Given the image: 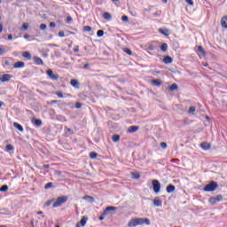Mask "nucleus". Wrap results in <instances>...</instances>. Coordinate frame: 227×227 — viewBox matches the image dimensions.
<instances>
[{
    "mask_svg": "<svg viewBox=\"0 0 227 227\" xmlns=\"http://www.w3.org/2000/svg\"><path fill=\"white\" fill-rule=\"evenodd\" d=\"M91 27H90V26H85V27H83V31L85 32V33H90V31H91Z\"/></svg>",
    "mask_w": 227,
    "mask_h": 227,
    "instance_id": "58836bf2",
    "label": "nucleus"
},
{
    "mask_svg": "<svg viewBox=\"0 0 227 227\" xmlns=\"http://www.w3.org/2000/svg\"><path fill=\"white\" fill-rule=\"evenodd\" d=\"M7 40H13V35H12V34H10V35L7 36Z\"/></svg>",
    "mask_w": 227,
    "mask_h": 227,
    "instance_id": "bf43d9fd",
    "label": "nucleus"
},
{
    "mask_svg": "<svg viewBox=\"0 0 227 227\" xmlns=\"http://www.w3.org/2000/svg\"><path fill=\"white\" fill-rule=\"evenodd\" d=\"M56 120H58V121H67V118L61 114L57 115Z\"/></svg>",
    "mask_w": 227,
    "mask_h": 227,
    "instance_id": "393cba45",
    "label": "nucleus"
},
{
    "mask_svg": "<svg viewBox=\"0 0 227 227\" xmlns=\"http://www.w3.org/2000/svg\"><path fill=\"white\" fill-rule=\"evenodd\" d=\"M34 63L35 65H43V60L39 57H34Z\"/></svg>",
    "mask_w": 227,
    "mask_h": 227,
    "instance_id": "4be33fe9",
    "label": "nucleus"
},
{
    "mask_svg": "<svg viewBox=\"0 0 227 227\" xmlns=\"http://www.w3.org/2000/svg\"><path fill=\"white\" fill-rule=\"evenodd\" d=\"M64 129L67 131V133H66L67 136H72L74 134V131L72 130V129H70V128H68L67 126Z\"/></svg>",
    "mask_w": 227,
    "mask_h": 227,
    "instance_id": "c756f323",
    "label": "nucleus"
},
{
    "mask_svg": "<svg viewBox=\"0 0 227 227\" xmlns=\"http://www.w3.org/2000/svg\"><path fill=\"white\" fill-rule=\"evenodd\" d=\"M200 146H201L202 150H210V148H211L210 144H208L207 142H202L200 144Z\"/></svg>",
    "mask_w": 227,
    "mask_h": 227,
    "instance_id": "6ab92c4d",
    "label": "nucleus"
},
{
    "mask_svg": "<svg viewBox=\"0 0 227 227\" xmlns=\"http://www.w3.org/2000/svg\"><path fill=\"white\" fill-rule=\"evenodd\" d=\"M0 33H3V23H0Z\"/></svg>",
    "mask_w": 227,
    "mask_h": 227,
    "instance_id": "69168bd1",
    "label": "nucleus"
},
{
    "mask_svg": "<svg viewBox=\"0 0 227 227\" xmlns=\"http://www.w3.org/2000/svg\"><path fill=\"white\" fill-rule=\"evenodd\" d=\"M55 95H57L59 98H63V97H65V95H63V92L61 90L55 92Z\"/></svg>",
    "mask_w": 227,
    "mask_h": 227,
    "instance_id": "e433bc0d",
    "label": "nucleus"
},
{
    "mask_svg": "<svg viewBox=\"0 0 227 227\" xmlns=\"http://www.w3.org/2000/svg\"><path fill=\"white\" fill-rule=\"evenodd\" d=\"M32 123L34 124V125H35V127H42V120H40V119H33L32 120Z\"/></svg>",
    "mask_w": 227,
    "mask_h": 227,
    "instance_id": "aec40b11",
    "label": "nucleus"
},
{
    "mask_svg": "<svg viewBox=\"0 0 227 227\" xmlns=\"http://www.w3.org/2000/svg\"><path fill=\"white\" fill-rule=\"evenodd\" d=\"M74 52H75V53L79 52V45H76V46L74 48Z\"/></svg>",
    "mask_w": 227,
    "mask_h": 227,
    "instance_id": "864d4df0",
    "label": "nucleus"
},
{
    "mask_svg": "<svg viewBox=\"0 0 227 227\" xmlns=\"http://www.w3.org/2000/svg\"><path fill=\"white\" fill-rule=\"evenodd\" d=\"M220 201H223V195L219 194L216 197H210L208 199V203L210 205H217V203H220Z\"/></svg>",
    "mask_w": 227,
    "mask_h": 227,
    "instance_id": "39448f33",
    "label": "nucleus"
},
{
    "mask_svg": "<svg viewBox=\"0 0 227 227\" xmlns=\"http://www.w3.org/2000/svg\"><path fill=\"white\" fill-rule=\"evenodd\" d=\"M160 51H162V52H167V51H168V43H163L160 45Z\"/></svg>",
    "mask_w": 227,
    "mask_h": 227,
    "instance_id": "a878e982",
    "label": "nucleus"
},
{
    "mask_svg": "<svg viewBox=\"0 0 227 227\" xmlns=\"http://www.w3.org/2000/svg\"><path fill=\"white\" fill-rule=\"evenodd\" d=\"M50 114H56V111L54 109L50 110Z\"/></svg>",
    "mask_w": 227,
    "mask_h": 227,
    "instance_id": "052dcab7",
    "label": "nucleus"
},
{
    "mask_svg": "<svg viewBox=\"0 0 227 227\" xmlns=\"http://www.w3.org/2000/svg\"><path fill=\"white\" fill-rule=\"evenodd\" d=\"M4 65H6V67H10V61L5 60Z\"/></svg>",
    "mask_w": 227,
    "mask_h": 227,
    "instance_id": "e2e57ef3",
    "label": "nucleus"
},
{
    "mask_svg": "<svg viewBox=\"0 0 227 227\" xmlns=\"http://www.w3.org/2000/svg\"><path fill=\"white\" fill-rule=\"evenodd\" d=\"M12 212H10L9 208L4 207L0 209V215H11Z\"/></svg>",
    "mask_w": 227,
    "mask_h": 227,
    "instance_id": "4468645a",
    "label": "nucleus"
},
{
    "mask_svg": "<svg viewBox=\"0 0 227 227\" xmlns=\"http://www.w3.org/2000/svg\"><path fill=\"white\" fill-rule=\"evenodd\" d=\"M51 104H58V100H51Z\"/></svg>",
    "mask_w": 227,
    "mask_h": 227,
    "instance_id": "774afa93",
    "label": "nucleus"
},
{
    "mask_svg": "<svg viewBox=\"0 0 227 227\" xmlns=\"http://www.w3.org/2000/svg\"><path fill=\"white\" fill-rule=\"evenodd\" d=\"M159 33H160V35H163L164 36H169V29L168 28H160Z\"/></svg>",
    "mask_w": 227,
    "mask_h": 227,
    "instance_id": "f3484780",
    "label": "nucleus"
},
{
    "mask_svg": "<svg viewBox=\"0 0 227 227\" xmlns=\"http://www.w3.org/2000/svg\"><path fill=\"white\" fill-rule=\"evenodd\" d=\"M59 36H60L61 38H63V36H65V32L59 31Z\"/></svg>",
    "mask_w": 227,
    "mask_h": 227,
    "instance_id": "5fc2aeb1",
    "label": "nucleus"
},
{
    "mask_svg": "<svg viewBox=\"0 0 227 227\" xmlns=\"http://www.w3.org/2000/svg\"><path fill=\"white\" fill-rule=\"evenodd\" d=\"M217 187H219L217 182L210 181L209 184L204 186L203 191H205V192H214Z\"/></svg>",
    "mask_w": 227,
    "mask_h": 227,
    "instance_id": "f03ea898",
    "label": "nucleus"
},
{
    "mask_svg": "<svg viewBox=\"0 0 227 227\" xmlns=\"http://www.w3.org/2000/svg\"><path fill=\"white\" fill-rule=\"evenodd\" d=\"M196 112V107L190 106L188 113L193 114Z\"/></svg>",
    "mask_w": 227,
    "mask_h": 227,
    "instance_id": "ea45409f",
    "label": "nucleus"
},
{
    "mask_svg": "<svg viewBox=\"0 0 227 227\" xmlns=\"http://www.w3.org/2000/svg\"><path fill=\"white\" fill-rule=\"evenodd\" d=\"M104 219H106V216L101 214V215L99 216V221H104Z\"/></svg>",
    "mask_w": 227,
    "mask_h": 227,
    "instance_id": "13d9d810",
    "label": "nucleus"
},
{
    "mask_svg": "<svg viewBox=\"0 0 227 227\" xmlns=\"http://www.w3.org/2000/svg\"><path fill=\"white\" fill-rule=\"evenodd\" d=\"M186 3L190 5V6H194V2L192 0H185Z\"/></svg>",
    "mask_w": 227,
    "mask_h": 227,
    "instance_id": "3c124183",
    "label": "nucleus"
},
{
    "mask_svg": "<svg viewBox=\"0 0 227 227\" xmlns=\"http://www.w3.org/2000/svg\"><path fill=\"white\" fill-rule=\"evenodd\" d=\"M39 29H41L42 31H45V29H47V25L43 23L41 24Z\"/></svg>",
    "mask_w": 227,
    "mask_h": 227,
    "instance_id": "37998d69",
    "label": "nucleus"
},
{
    "mask_svg": "<svg viewBox=\"0 0 227 227\" xmlns=\"http://www.w3.org/2000/svg\"><path fill=\"white\" fill-rule=\"evenodd\" d=\"M112 141H113L114 143H118V141H120V135H114V136L112 137Z\"/></svg>",
    "mask_w": 227,
    "mask_h": 227,
    "instance_id": "473e14b6",
    "label": "nucleus"
},
{
    "mask_svg": "<svg viewBox=\"0 0 227 227\" xmlns=\"http://www.w3.org/2000/svg\"><path fill=\"white\" fill-rule=\"evenodd\" d=\"M13 127L20 130V132H24V128L19 122H13Z\"/></svg>",
    "mask_w": 227,
    "mask_h": 227,
    "instance_id": "412c9836",
    "label": "nucleus"
},
{
    "mask_svg": "<svg viewBox=\"0 0 227 227\" xmlns=\"http://www.w3.org/2000/svg\"><path fill=\"white\" fill-rule=\"evenodd\" d=\"M139 130V126H130L129 129H128V132L129 134H134V132H137Z\"/></svg>",
    "mask_w": 227,
    "mask_h": 227,
    "instance_id": "2eb2a0df",
    "label": "nucleus"
},
{
    "mask_svg": "<svg viewBox=\"0 0 227 227\" xmlns=\"http://www.w3.org/2000/svg\"><path fill=\"white\" fill-rule=\"evenodd\" d=\"M64 97H72V94H68V93H64Z\"/></svg>",
    "mask_w": 227,
    "mask_h": 227,
    "instance_id": "0e129e2a",
    "label": "nucleus"
},
{
    "mask_svg": "<svg viewBox=\"0 0 227 227\" xmlns=\"http://www.w3.org/2000/svg\"><path fill=\"white\" fill-rule=\"evenodd\" d=\"M103 17L106 20H111L112 17H111V13L109 12H104L103 13Z\"/></svg>",
    "mask_w": 227,
    "mask_h": 227,
    "instance_id": "7c9ffc66",
    "label": "nucleus"
},
{
    "mask_svg": "<svg viewBox=\"0 0 227 227\" xmlns=\"http://www.w3.org/2000/svg\"><path fill=\"white\" fill-rule=\"evenodd\" d=\"M13 150H14L13 145L10 144L5 146V152H13Z\"/></svg>",
    "mask_w": 227,
    "mask_h": 227,
    "instance_id": "72a5a7b5",
    "label": "nucleus"
},
{
    "mask_svg": "<svg viewBox=\"0 0 227 227\" xmlns=\"http://www.w3.org/2000/svg\"><path fill=\"white\" fill-rule=\"evenodd\" d=\"M143 224H146L150 226L151 222L148 218H133L130 219L128 223V227H136V226H143Z\"/></svg>",
    "mask_w": 227,
    "mask_h": 227,
    "instance_id": "f257e3e1",
    "label": "nucleus"
},
{
    "mask_svg": "<svg viewBox=\"0 0 227 227\" xmlns=\"http://www.w3.org/2000/svg\"><path fill=\"white\" fill-rule=\"evenodd\" d=\"M152 185H153V190L156 194H158V192H160V183L159 182V180L157 179L153 180Z\"/></svg>",
    "mask_w": 227,
    "mask_h": 227,
    "instance_id": "0eeeda50",
    "label": "nucleus"
},
{
    "mask_svg": "<svg viewBox=\"0 0 227 227\" xmlns=\"http://www.w3.org/2000/svg\"><path fill=\"white\" fill-rule=\"evenodd\" d=\"M124 52H126V54H128L129 56H132V51L129 48H125Z\"/></svg>",
    "mask_w": 227,
    "mask_h": 227,
    "instance_id": "a19ab883",
    "label": "nucleus"
},
{
    "mask_svg": "<svg viewBox=\"0 0 227 227\" xmlns=\"http://www.w3.org/2000/svg\"><path fill=\"white\" fill-rule=\"evenodd\" d=\"M83 200L89 201L90 203H93V201H95V198L90 196V195H85L83 197Z\"/></svg>",
    "mask_w": 227,
    "mask_h": 227,
    "instance_id": "b1692460",
    "label": "nucleus"
},
{
    "mask_svg": "<svg viewBox=\"0 0 227 227\" xmlns=\"http://www.w3.org/2000/svg\"><path fill=\"white\" fill-rule=\"evenodd\" d=\"M27 29H29V23L27 22L23 23L21 27V31H27Z\"/></svg>",
    "mask_w": 227,
    "mask_h": 227,
    "instance_id": "cd10ccee",
    "label": "nucleus"
},
{
    "mask_svg": "<svg viewBox=\"0 0 227 227\" xmlns=\"http://www.w3.org/2000/svg\"><path fill=\"white\" fill-rule=\"evenodd\" d=\"M70 84L71 86H73V88H75L76 90H79L80 88L79 81H77L76 79H72L70 81Z\"/></svg>",
    "mask_w": 227,
    "mask_h": 227,
    "instance_id": "1a4fd4ad",
    "label": "nucleus"
},
{
    "mask_svg": "<svg viewBox=\"0 0 227 227\" xmlns=\"http://www.w3.org/2000/svg\"><path fill=\"white\" fill-rule=\"evenodd\" d=\"M97 157H98V153L96 152L90 153V159H97Z\"/></svg>",
    "mask_w": 227,
    "mask_h": 227,
    "instance_id": "c9c22d12",
    "label": "nucleus"
},
{
    "mask_svg": "<svg viewBox=\"0 0 227 227\" xmlns=\"http://www.w3.org/2000/svg\"><path fill=\"white\" fill-rule=\"evenodd\" d=\"M121 20H122V22H128V20H129V16H127V15H122V16H121Z\"/></svg>",
    "mask_w": 227,
    "mask_h": 227,
    "instance_id": "a18cd8bd",
    "label": "nucleus"
},
{
    "mask_svg": "<svg viewBox=\"0 0 227 227\" xmlns=\"http://www.w3.org/2000/svg\"><path fill=\"white\" fill-rule=\"evenodd\" d=\"M26 67V63L24 61H17L14 63L13 68H24Z\"/></svg>",
    "mask_w": 227,
    "mask_h": 227,
    "instance_id": "ddd939ff",
    "label": "nucleus"
},
{
    "mask_svg": "<svg viewBox=\"0 0 227 227\" xmlns=\"http://www.w3.org/2000/svg\"><path fill=\"white\" fill-rule=\"evenodd\" d=\"M152 84L154 86H160L162 84V82L160 80H153Z\"/></svg>",
    "mask_w": 227,
    "mask_h": 227,
    "instance_id": "2f4dec72",
    "label": "nucleus"
},
{
    "mask_svg": "<svg viewBox=\"0 0 227 227\" xmlns=\"http://www.w3.org/2000/svg\"><path fill=\"white\" fill-rule=\"evenodd\" d=\"M88 222V217L82 216L78 223H76L75 227L86 226V223Z\"/></svg>",
    "mask_w": 227,
    "mask_h": 227,
    "instance_id": "6e6552de",
    "label": "nucleus"
},
{
    "mask_svg": "<svg viewBox=\"0 0 227 227\" xmlns=\"http://www.w3.org/2000/svg\"><path fill=\"white\" fill-rule=\"evenodd\" d=\"M8 185L4 184L0 187V192H6L8 191Z\"/></svg>",
    "mask_w": 227,
    "mask_h": 227,
    "instance_id": "f704fd0d",
    "label": "nucleus"
},
{
    "mask_svg": "<svg viewBox=\"0 0 227 227\" xmlns=\"http://www.w3.org/2000/svg\"><path fill=\"white\" fill-rule=\"evenodd\" d=\"M76 109H81L82 107V104L80 102L75 103Z\"/></svg>",
    "mask_w": 227,
    "mask_h": 227,
    "instance_id": "de8ad7c7",
    "label": "nucleus"
},
{
    "mask_svg": "<svg viewBox=\"0 0 227 227\" xmlns=\"http://www.w3.org/2000/svg\"><path fill=\"white\" fill-rule=\"evenodd\" d=\"M10 79H12V74H6L2 75V77L0 78V81L2 82H8V81H10Z\"/></svg>",
    "mask_w": 227,
    "mask_h": 227,
    "instance_id": "9b49d317",
    "label": "nucleus"
},
{
    "mask_svg": "<svg viewBox=\"0 0 227 227\" xmlns=\"http://www.w3.org/2000/svg\"><path fill=\"white\" fill-rule=\"evenodd\" d=\"M163 63H165V65H169L173 63V58H171L170 56H165L163 58Z\"/></svg>",
    "mask_w": 227,
    "mask_h": 227,
    "instance_id": "dca6fc26",
    "label": "nucleus"
},
{
    "mask_svg": "<svg viewBox=\"0 0 227 227\" xmlns=\"http://www.w3.org/2000/svg\"><path fill=\"white\" fill-rule=\"evenodd\" d=\"M52 201H54V199L51 200H48L45 202V207H51V204L52 203Z\"/></svg>",
    "mask_w": 227,
    "mask_h": 227,
    "instance_id": "8fccbe9b",
    "label": "nucleus"
},
{
    "mask_svg": "<svg viewBox=\"0 0 227 227\" xmlns=\"http://www.w3.org/2000/svg\"><path fill=\"white\" fill-rule=\"evenodd\" d=\"M43 169H49L51 168V165L46 164L43 166Z\"/></svg>",
    "mask_w": 227,
    "mask_h": 227,
    "instance_id": "4d7b16f0",
    "label": "nucleus"
},
{
    "mask_svg": "<svg viewBox=\"0 0 227 227\" xmlns=\"http://www.w3.org/2000/svg\"><path fill=\"white\" fill-rule=\"evenodd\" d=\"M169 91H176L178 90V85L176 83H173L171 86L168 87Z\"/></svg>",
    "mask_w": 227,
    "mask_h": 227,
    "instance_id": "bb28decb",
    "label": "nucleus"
},
{
    "mask_svg": "<svg viewBox=\"0 0 227 227\" xmlns=\"http://www.w3.org/2000/svg\"><path fill=\"white\" fill-rule=\"evenodd\" d=\"M50 27H56V23L54 21H51L50 23Z\"/></svg>",
    "mask_w": 227,
    "mask_h": 227,
    "instance_id": "6e6d98bb",
    "label": "nucleus"
},
{
    "mask_svg": "<svg viewBox=\"0 0 227 227\" xmlns=\"http://www.w3.org/2000/svg\"><path fill=\"white\" fill-rule=\"evenodd\" d=\"M54 184L52 183H47L44 186V189H51Z\"/></svg>",
    "mask_w": 227,
    "mask_h": 227,
    "instance_id": "c03bdc74",
    "label": "nucleus"
},
{
    "mask_svg": "<svg viewBox=\"0 0 227 227\" xmlns=\"http://www.w3.org/2000/svg\"><path fill=\"white\" fill-rule=\"evenodd\" d=\"M175 189H176V187L174 184H168L166 187V191L168 194H171V192H175Z\"/></svg>",
    "mask_w": 227,
    "mask_h": 227,
    "instance_id": "f8f14e48",
    "label": "nucleus"
},
{
    "mask_svg": "<svg viewBox=\"0 0 227 227\" xmlns=\"http://www.w3.org/2000/svg\"><path fill=\"white\" fill-rule=\"evenodd\" d=\"M118 210V207H114V206H108L105 208V210L103 211L102 215L106 217V215H109V214L111 215L116 214V211Z\"/></svg>",
    "mask_w": 227,
    "mask_h": 227,
    "instance_id": "20e7f679",
    "label": "nucleus"
},
{
    "mask_svg": "<svg viewBox=\"0 0 227 227\" xmlns=\"http://www.w3.org/2000/svg\"><path fill=\"white\" fill-rule=\"evenodd\" d=\"M160 146L163 149L166 150V148H168V144L166 142H161L160 144Z\"/></svg>",
    "mask_w": 227,
    "mask_h": 227,
    "instance_id": "79ce46f5",
    "label": "nucleus"
},
{
    "mask_svg": "<svg viewBox=\"0 0 227 227\" xmlns=\"http://www.w3.org/2000/svg\"><path fill=\"white\" fill-rule=\"evenodd\" d=\"M97 35L98 38H102L104 36V30H98Z\"/></svg>",
    "mask_w": 227,
    "mask_h": 227,
    "instance_id": "4c0bfd02",
    "label": "nucleus"
},
{
    "mask_svg": "<svg viewBox=\"0 0 227 227\" xmlns=\"http://www.w3.org/2000/svg\"><path fill=\"white\" fill-rule=\"evenodd\" d=\"M30 36H31V35H29L27 34V35H24V38H25V40H27Z\"/></svg>",
    "mask_w": 227,
    "mask_h": 227,
    "instance_id": "680f3d73",
    "label": "nucleus"
},
{
    "mask_svg": "<svg viewBox=\"0 0 227 227\" xmlns=\"http://www.w3.org/2000/svg\"><path fill=\"white\" fill-rule=\"evenodd\" d=\"M73 19H72V16H67V20H66V22L67 23V24H70L71 22H73Z\"/></svg>",
    "mask_w": 227,
    "mask_h": 227,
    "instance_id": "49530a36",
    "label": "nucleus"
},
{
    "mask_svg": "<svg viewBox=\"0 0 227 227\" xmlns=\"http://www.w3.org/2000/svg\"><path fill=\"white\" fill-rule=\"evenodd\" d=\"M83 68H90V64H85V65L83 66Z\"/></svg>",
    "mask_w": 227,
    "mask_h": 227,
    "instance_id": "338daca9",
    "label": "nucleus"
},
{
    "mask_svg": "<svg viewBox=\"0 0 227 227\" xmlns=\"http://www.w3.org/2000/svg\"><path fill=\"white\" fill-rule=\"evenodd\" d=\"M46 75H48L49 79L51 81H58L59 79V75L58 74H54V71L52 69H48L46 71Z\"/></svg>",
    "mask_w": 227,
    "mask_h": 227,
    "instance_id": "423d86ee",
    "label": "nucleus"
},
{
    "mask_svg": "<svg viewBox=\"0 0 227 227\" xmlns=\"http://www.w3.org/2000/svg\"><path fill=\"white\" fill-rule=\"evenodd\" d=\"M154 207H162V200L159 197H155L153 200Z\"/></svg>",
    "mask_w": 227,
    "mask_h": 227,
    "instance_id": "9d476101",
    "label": "nucleus"
},
{
    "mask_svg": "<svg viewBox=\"0 0 227 227\" xmlns=\"http://www.w3.org/2000/svg\"><path fill=\"white\" fill-rule=\"evenodd\" d=\"M67 201H68L67 196L58 197L56 201L53 203V208H58V207H61V205L67 203Z\"/></svg>",
    "mask_w": 227,
    "mask_h": 227,
    "instance_id": "7ed1b4c3",
    "label": "nucleus"
},
{
    "mask_svg": "<svg viewBox=\"0 0 227 227\" xmlns=\"http://www.w3.org/2000/svg\"><path fill=\"white\" fill-rule=\"evenodd\" d=\"M198 52L201 54V56H207V51L203 49V46H198Z\"/></svg>",
    "mask_w": 227,
    "mask_h": 227,
    "instance_id": "5701e85b",
    "label": "nucleus"
},
{
    "mask_svg": "<svg viewBox=\"0 0 227 227\" xmlns=\"http://www.w3.org/2000/svg\"><path fill=\"white\" fill-rule=\"evenodd\" d=\"M220 22H221L222 27H223L224 29H227V16L223 17Z\"/></svg>",
    "mask_w": 227,
    "mask_h": 227,
    "instance_id": "a211bd4d",
    "label": "nucleus"
},
{
    "mask_svg": "<svg viewBox=\"0 0 227 227\" xmlns=\"http://www.w3.org/2000/svg\"><path fill=\"white\" fill-rule=\"evenodd\" d=\"M148 51H155V45L150 44V45L148 46Z\"/></svg>",
    "mask_w": 227,
    "mask_h": 227,
    "instance_id": "09e8293b",
    "label": "nucleus"
},
{
    "mask_svg": "<svg viewBox=\"0 0 227 227\" xmlns=\"http://www.w3.org/2000/svg\"><path fill=\"white\" fill-rule=\"evenodd\" d=\"M22 56L23 58H26V59H31V53L29 51H24Z\"/></svg>",
    "mask_w": 227,
    "mask_h": 227,
    "instance_id": "c85d7f7f",
    "label": "nucleus"
},
{
    "mask_svg": "<svg viewBox=\"0 0 227 227\" xmlns=\"http://www.w3.org/2000/svg\"><path fill=\"white\" fill-rule=\"evenodd\" d=\"M141 177V176L139 174H133V178H135V180H137Z\"/></svg>",
    "mask_w": 227,
    "mask_h": 227,
    "instance_id": "603ef678",
    "label": "nucleus"
}]
</instances>
